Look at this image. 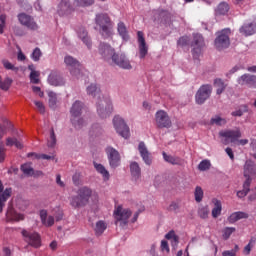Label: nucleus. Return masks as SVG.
Instances as JSON below:
<instances>
[{"mask_svg":"<svg viewBox=\"0 0 256 256\" xmlns=\"http://www.w3.org/2000/svg\"><path fill=\"white\" fill-rule=\"evenodd\" d=\"M87 93L96 99V111L101 119H107L113 113V102L111 98L101 95V88L96 84H91L87 87Z\"/></svg>","mask_w":256,"mask_h":256,"instance_id":"obj_1","label":"nucleus"},{"mask_svg":"<svg viewBox=\"0 0 256 256\" xmlns=\"http://www.w3.org/2000/svg\"><path fill=\"white\" fill-rule=\"evenodd\" d=\"M77 194V196L70 197V205L74 207V209L85 207L89 205L90 202L97 203L99 201L97 192L86 186L79 188Z\"/></svg>","mask_w":256,"mask_h":256,"instance_id":"obj_2","label":"nucleus"},{"mask_svg":"<svg viewBox=\"0 0 256 256\" xmlns=\"http://www.w3.org/2000/svg\"><path fill=\"white\" fill-rule=\"evenodd\" d=\"M99 53L103 59H112L113 63L122 69H132L131 62L127 59L125 54L115 53V48L111 47L109 44L101 43Z\"/></svg>","mask_w":256,"mask_h":256,"instance_id":"obj_3","label":"nucleus"},{"mask_svg":"<svg viewBox=\"0 0 256 256\" xmlns=\"http://www.w3.org/2000/svg\"><path fill=\"white\" fill-rule=\"evenodd\" d=\"M93 3H95V0H74V6H71L69 0H61L57 13L60 17H69L74 11H78L77 7H90Z\"/></svg>","mask_w":256,"mask_h":256,"instance_id":"obj_4","label":"nucleus"},{"mask_svg":"<svg viewBox=\"0 0 256 256\" xmlns=\"http://www.w3.org/2000/svg\"><path fill=\"white\" fill-rule=\"evenodd\" d=\"M95 23L99 27V31L102 37L108 39V37H113V21L107 13L97 14L95 18Z\"/></svg>","mask_w":256,"mask_h":256,"instance_id":"obj_5","label":"nucleus"},{"mask_svg":"<svg viewBox=\"0 0 256 256\" xmlns=\"http://www.w3.org/2000/svg\"><path fill=\"white\" fill-rule=\"evenodd\" d=\"M219 135L220 137H223L224 145H229V143H237L238 145L244 146L249 143L248 139H241V130L239 128L234 130H222L219 132Z\"/></svg>","mask_w":256,"mask_h":256,"instance_id":"obj_6","label":"nucleus"},{"mask_svg":"<svg viewBox=\"0 0 256 256\" xmlns=\"http://www.w3.org/2000/svg\"><path fill=\"white\" fill-rule=\"evenodd\" d=\"M83 111V103L76 101L70 110L72 115L71 122L74 125L75 129H83L87 125V119L80 118L81 112Z\"/></svg>","mask_w":256,"mask_h":256,"instance_id":"obj_7","label":"nucleus"},{"mask_svg":"<svg viewBox=\"0 0 256 256\" xmlns=\"http://www.w3.org/2000/svg\"><path fill=\"white\" fill-rule=\"evenodd\" d=\"M131 215H133V212L129 208L116 206L114 209V219L116 221V225H120V227L129 225V219H131Z\"/></svg>","mask_w":256,"mask_h":256,"instance_id":"obj_8","label":"nucleus"},{"mask_svg":"<svg viewBox=\"0 0 256 256\" xmlns=\"http://www.w3.org/2000/svg\"><path fill=\"white\" fill-rule=\"evenodd\" d=\"M64 63L68 69V71H70V75L74 78V79H81V63H79V61H77V59L73 58L72 56H65L64 57Z\"/></svg>","mask_w":256,"mask_h":256,"instance_id":"obj_9","label":"nucleus"},{"mask_svg":"<svg viewBox=\"0 0 256 256\" xmlns=\"http://www.w3.org/2000/svg\"><path fill=\"white\" fill-rule=\"evenodd\" d=\"M113 127L123 139H129L131 137V131L125 120L121 116H114L113 118Z\"/></svg>","mask_w":256,"mask_h":256,"instance_id":"obj_10","label":"nucleus"},{"mask_svg":"<svg viewBox=\"0 0 256 256\" xmlns=\"http://www.w3.org/2000/svg\"><path fill=\"white\" fill-rule=\"evenodd\" d=\"M25 220V214L17 212L15 210V199L13 198L9 204L6 211V221L7 223H19V221Z\"/></svg>","mask_w":256,"mask_h":256,"instance_id":"obj_11","label":"nucleus"},{"mask_svg":"<svg viewBox=\"0 0 256 256\" xmlns=\"http://www.w3.org/2000/svg\"><path fill=\"white\" fill-rule=\"evenodd\" d=\"M21 235L25 243H28L30 247H34L35 249L41 247V235L39 233L29 232V230L23 229Z\"/></svg>","mask_w":256,"mask_h":256,"instance_id":"obj_12","label":"nucleus"},{"mask_svg":"<svg viewBox=\"0 0 256 256\" xmlns=\"http://www.w3.org/2000/svg\"><path fill=\"white\" fill-rule=\"evenodd\" d=\"M229 35H231L230 29L222 30L217 38L215 39V47L218 51H223V49H227L231 42L229 41Z\"/></svg>","mask_w":256,"mask_h":256,"instance_id":"obj_13","label":"nucleus"},{"mask_svg":"<svg viewBox=\"0 0 256 256\" xmlns=\"http://www.w3.org/2000/svg\"><path fill=\"white\" fill-rule=\"evenodd\" d=\"M109 165L112 169H117L121 165V154L115 148L109 146L106 148Z\"/></svg>","mask_w":256,"mask_h":256,"instance_id":"obj_14","label":"nucleus"},{"mask_svg":"<svg viewBox=\"0 0 256 256\" xmlns=\"http://www.w3.org/2000/svg\"><path fill=\"white\" fill-rule=\"evenodd\" d=\"M155 123L160 129H169L171 127V118L165 110H159L155 114Z\"/></svg>","mask_w":256,"mask_h":256,"instance_id":"obj_15","label":"nucleus"},{"mask_svg":"<svg viewBox=\"0 0 256 256\" xmlns=\"http://www.w3.org/2000/svg\"><path fill=\"white\" fill-rule=\"evenodd\" d=\"M212 91H213V88L209 84L201 86L196 93V103L198 105H203V103H205V101L209 97H211Z\"/></svg>","mask_w":256,"mask_h":256,"instance_id":"obj_16","label":"nucleus"},{"mask_svg":"<svg viewBox=\"0 0 256 256\" xmlns=\"http://www.w3.org/2000/svg\"><path fill=\"white\" fill-rule=\"evenodd\" d=\"M18 20L21 25L30 29V31H37V29H39V24L35 22V19L25 13L19 14Z\"/></svg>","mask_w":256,"mask_h":256,"instance_id":"obj_17","label":"nucleus"},{"mask_svg":"<svg viewBox=\"0 0 256 256\" xmlns=\"http://www.w3.org/2000/svg\"><path fill=\"white\" fill-rule=\"evenodd\" d=\"M18 20L21 25L30 29V31H37V29H39V24L35 22V19L25 13L19 14Z\"/></svg>","mask_w":256,"mask_h":256,"instance_id":"obj_18","label":"nucleus"},{"mask_svg":"<svg viewBox=\"0 0 256 256\" xmlns=\"http://www.w3.org/2000/svg\"><path fill=\"white\" fill-rule=\"evenodd\" d=\"M13 190L11 188H6L3 186V182L0 181V213H3V208L9 197H11Z\"/></svg>","mask_w":256,"mask_h":256,"instance_id":"obj_19","label":"nucleus"},{"mask_svg":"<svg viewBox=\"0 0 256 256\" xmlns=\"http://www.w3.org/2000/svg\"><path fill=\"white\" fill-rule=\"evenodd\" d=\"M238 85L241 87L256 88V76L251 74H244L237 79Z\"/></svg>","mask_w":256,"mask_h":256,"instance_id":"obj_20","label":"nucleus"},{"mask_svg":"<svg viewBox=\"0 0 256 256\" xmlns=\"http://www.w3.org/2000/svg\"><path fill=\"white\" fill-rule=\"evenodd\" d=\"M137 37H138L139 58L145 59L149 51V48L147 47V43L145 42V37L143 36V32L138 31Z\"/></svg>","mask_w":256,"mask_h":256,"instance_id":"obj_21","label":"nucleus"},{"mask_svg":"<svg viewBox=\"0 0 256 256\" xmlns=\"http://www.w3.org/2000/svg\"><path fill=\"white\" fill-rule=\"evenodd\" d=\"M254 175H256L255 162H253L251 160H247L244 165V177H245L246 181L250 180V183H251Z\"/></svg>","mask_w":256,"mask_h":256,"instance_id":"obj_22","label":"nucleus"},{"mask_svg":"<svg viewBox=\"0 0 256 256\" xmlns=\"http://www.w3.org/2000/svg\"><path fill=\"white\" fill-rule=\"evenodd\" d=\"M193 45V57L194 59H197L199 55H201V49L203 48V36L201 34L194 35V43Z\"/></svg>","mask_w":256,"mask_h":256,"instance_id":"obj_23","label":"nucleus"},{"mask_svg":"<svg viewBox=\"0 0 256 256\" xmlns=\"http://www.w3.org/2000/svg\"><path fill=\"white\" fill-rule=\"evenodd\" d=\"M48 83L53 87H61L65 85V79H63L58 72H51L48 76Z\"/></svg>","mask_w":256,"mask_h":256,"instance_id":"obj_24","label":"nucleus"},{"mask_svg":"<svg viewBox=\"0 0 256 256\" xmlns=\"http://www.w3.org/2000/svg\"><path fill=\"white\" fill-rule=\"evenodd\" d=\"M138 151L144 163H146V165H151V163H153V160L151 159V154L149 153V150H147V146L145 145V142L139 143Z\"/></svg>","mask_w":256,"mask_h":256,"instance_id":"obj_25","label":"nucleus"},{"mask_svg":"<svg viewBox=\"0 0 256 256\" xmlns=\"http://www.w3.org/2000/svg\"><path fill=\"white\" fill-rule=\"evenodd\" d=\"M21 171L24 173V175H27V177H41V175H43L42 171L35 172L29 163L23 164L21 166Z\"/></svg>","mask_w":256,"mask_h":256,"instance_id":"obj_26","label":"nucleus"},{"mask_svg":"<svg viewBox=\"0 0 256 256\" xmlns=\"http://www.w3.org/2000/svg\"><path fill=\"white\" fill-rule=\"evenodd\" d=\"M212 217L213 219H217L221 215V211H223V204L221 203V200L214 198L212 199Z\"/></svg>","mask_w":256,"mask_h":256,"instance_id":"obj_27","label":"nucleus"},{"mask_svg":"<svg viewBox=\"0 0 256 256\" xmlns=\"http://www.w3.org/2000/svg\"><path fill=\"white\" fill-rule=\"evenodd\" d=\"M28 69L30 71V82L33 83L34 85H38L39 83V77L41 76V72L37 71L35 69V64H30L28 65Z\"/></svg>","mask_w":256,"mask_h":256,"instance_id":"obj_28","label":"nucleus"},{"mask_svg":"<svg viewBox=\"0 0 256 256\" xmlns=\"http://www.w3.org/2000/svg\"><path fill=\"white\" fill-rule=\"evenodd\" d=\"M248 217H249V214L238 211V212L232 213L227 220L229 223L233 224V223H237V221H241V219H247Z\"/></svg>","mask_w":256,"mask_h":256,"instance_id":"obj_29","label":"nucleus"},{"mask_svg":"<svg viewBox=\"0 0 256 256\" xmlns=\"http://www.w3.org/2000/svg\"><path fill=\"white\" fill-rule=\"evenodd\" d=\"M117 31L123 41H129V30H127V26L124 22H119L117 24Z\"/></svg>","mask_w":256,"mask_h":256,"instance_id":"obj_30","label":"nucleus"},{"mask_svg":"<svg viewBox=\"0 0 256 256\" xmlns=\"http://www.w3.org/2000/svg\"><path fill=\"white\" fill-rule=\"evenodd\" d=\"M40 219L46 227H51L55 223V218L53 216H48L47 217V211L46 210H41L40 211Z\"/></svg>","mask_w":256,"mask_h":256,"instance_id":"obj_31","label":"nucleus"},{"mask_svg":"<svg viewBox=\"0 0 256 256\" xmlns=\"http://www.w3.org/2000/svg\"><path fill=\"white\" fill-rule=\"evenodd\" d=\"M94 168L96 169L97 173H99L103 177L104 181H109V171L107 170V168H105V166L94 162Z\"/></svg>","mask_w":256,"mask_h":256,"instance_id":"obj_32","label":"nucleus"},{"mask_svg":"<svg viewBox=\"0 0 256 256\" xmlns=\"http://www.w3.org/2000/svg\"><path fill=\"white\" fill-rule=\"evenodd\" d=\"M77 33L79 39H81L83 43L86 44L88 49H91V39H89V36H87V30H85V28H79Z\"/></svg>","mask_w":256,"mask_h":256,"instance_id":"obj_33","label":"nucleus"},{"mask_svg":"<svg viewBox=\"0 0 256 256\" xmlns=\"http://www.w3.org/2000/svg\"><path fill=\"white\" fill-rule=\"evenodd\" d=\"M130 171L133 179L137 181L139 177H141V168L139 167V164L137 162H132L130 164Z\"/></svg>","mask_w":256,"mask_h":256,"instance_id":"obj_34","label":"nucleus"},{"mask_svg":"<svg viewBox=\"0 0 256 256\" xmlns=\"http://www.w3.org/2000/svg\"><path fill=\"white\" fill-rule=\"evenodd\" d=\"M163 159L166 163H170L171 165H181V158L167 155L165 152H163Z\"/></svg>","mask_w":256,"mask_h":256,"instance_id":"obj_35","label":"nucleus"},{"mask_svg":"<svg viewBox=\"0 0 256 256\" xmlns=\"http://www.w3.org/2000/svg\"><path fill=\"white\" fill-rule=\"evenodd\" d=\"M251 186L250 180H246L243 184V190H240L237 192V197L240 199H243V197L247 196V193H249V187Z\"/></svg>","mask_w":256,"mask_h":256,"instance_id":"obj_36","label":"nucleus"},{"mask_svg":"<svg viewBox=\"0 0 256 256\" xmlns=\"http://www.w3.org/2000/svg\"><path fill=\"white\" fill-rule=\"evenodd\" d=\"M6 145L7 147H13L14 145L16 149H23V143H21V141L17 140L16 138H7Z\"/></svg>","mask_w":256,"mask_h":256,"instance_id":"obj_37","label":"nucleus"},{"mask_svg":"<svg viewBox=\"0 0 256 256\" xmlns=\"http://www.w3.org/2000/svg\"><path fill=\"white\" fill-rule=\"evenodd\" d=\"M165 239L171 241L172 246L175 247L179 243V237L175 234V231H170L165 235Z\"/></svg>","mask_w":256,"mask_h":256,"instance_id":"obj_38","label":"nucleus"},{"mask_svg":"<svg viewBox=\"0 0 256 256\" xmlns=\"http://www.w3.org/2000/svg\"><path fill=\"white\" fill-rule=\"evenodd\" d=\"M160 252L162 255H169L171 253V248H169V242L167 240H161L160 242Z\"/></svg>","mask_w":256,"mask_h":256,"instance_id":"obj_39","label":"nucleus"},{"mask_svg":"<svg viewBox=\"0 0 256 256\" xmlns=\"http://www.w3.org/2000/svg\"><path fill=\"white\" fill-rule=\"evenodd\" d=\"M105 229H107V224L103 220H100L96 223V227H95L96 235H103V233L105 232Z\"/></svg>","mask_w":256,"mask_h":256,"instance_id":"obj_40","label":"nucleus"},{"mask_svg":"<svg viewBox=\"0 0 256 256\" xmlns=\"http://www.w3.org/2000/svg\"><path fill=\"white\" fill-rule=\"evenodd\" d=\"M30 57H31L32 61L37 63V62L41 61V57H43V52L41 51L40 48L37 47L32 51Z\"/></svg>","mask_w":256,"mask_h":256,"instance_id":"obj_41","label":"nucleus"},{"mask_svg":"<svg viewBox=\"0 0 256 256\" xmlns=\"http://www.w3.org/2000/svg\"><path fill=\"white\" fill-rule=\"evenodd\" d=\"M2 65L4 69H7V71H15V73L19 71V67L13 65V63L7 59L2 60Z\"/></svg>","mask_w":256,"mask_h":256,"instance_id":"obj_42","label":"nucleus"},{"mask_svg":"<svg viewBox=\"0 0 256 256\" xmlns=\"http://www.w3.org/2000/svg\"><path fill=\"white\" fill-rule=\"evenodd\" d=\"M48 97H49V107L51 109H56L57 108V94L55 92H48Z\"/></svg>","mask_w":256,"mask_h":256,"instance_id":"obj_43","label":"nucleus"},{"mask_svg":"<svg viewBox=\"0 0 256 256\" xmlns=\"http://www.w3.org/2000/svg\"><path fill=\"white\" fill-rule=\"evenodd\" d=\"M214 86L217 87V90H216L217 95H221V93L225 91V83L223 82V80L219 78L214 80Z\"/></svg>","mask_w":256,"mask_h":256,"instance_id":"obj_44","label":"nucleus"},{"mask_svg":"<svg viewBox=\"0 0 256 256\" xmlns=\"http://www.w3.org/2000/svg\"><path fill=\"white\" fill-rule=\"evenodd\" d=\"M229 11V4L223 2L218 5V8L216 9V15H225Z\"/></svg>","mask_w":256,"mask_h":256,"instance_id":"obj_45","label":"nucleus"},{"mask_svg":"<svg viewBox=\"0 0 256 256\" xmlns=\"http://www.w3.org/2000/svg\"><path fill=\"white\" fill-rule=\"evenodd\" d=\"M13 83V80L11 78H5L2 80L0 77V89L3 91H9V87H11V84Z\"/></svg>","mask_w":256,"mask_h":256,"instance_id":"obj_46","label":"nucleus"},{"mask_svg":"<svg viewBox=\"0 0 256 256\" xmlns=\"http://www.w3.org/2000/svg\"><path fill=\"white\" fill-rule=\"evenodd\" d=\"M203 196H204L203 188H201V186H197L194 191L195 201L197 203H201L203 201Z\"/></svg>","mask_w":256,"mask_h":256,"instance_id":"obj_47","label":"nucleus"},{"mask_svg":"<svg viewBox=\"0 0 256 256\" xmlns=\"http://www.w3.org/2000/svg\"><path fill=\"white\" fill-rule=\"evenodd\" d=\"M2 123L3 125L0 124V139H3V135H5L7 127H11V122H9L7 118H3Z\"/></svg>","mask_w":256,"mask_h":256,"instance_id":"obj_48","label":"nucleus"},{"mask_svg":"<svg viewBox=\"0 0 256 256\" xmlns=\"http://www.w3.org/2000/svg\"><path fill=\"white\" fill-rule=\"evenodd\" d=\"M199 171H207L211 169V161L209 160H203L198 165Z\"/></svg>","mask_w":256,"mask_h":256,"instance_id":"obj_49","label":"nucleus"},{"mask_svg":"<svg viewBox=\"0 0 256 256\" xmlns=\"http://www.w3.org/2000/svg\"><path fill=\"white\" fill-rule=\"evenodd\" d=\"M198 215L199 217H201V219H207V217H209V207L208 206L200 207L198 210Z\"/></svg>","mask_w":256,"mask_h":256,"instance_id":"obj_50","label":"nucleus"},{"mask_svg":"<svg viewBox=\"0 0 256 256\" xmlns=\"http://www.w3.org/2000/svg\"><path fill=\"white\" fill-rule=\"evenodd\" d=\"M225 123H227V120H225V118H221V116H214L211 119L212 125H225Z\"/></svg>","mask_w":256,"mask_h":256,"instance_id":"obj_51","label":"nucleus"},{"mask_svg":"<svg viewBox=\"0 0 256 256\" xmlns=\"http://www.w3.org/2000/svg\"><path fill=\"white\" fill-rule=\"evenodd\" d=\"M235 233V227H226L223 230V239H229Z\"/></svg>","mask_w":256,"mask_h":256,"instance_id":"obj_52","label":"nucleus"},{"mask_svg":"<svg viewBox=\"0 0 256 256\" xmlns=\"http://www.w3.org/2000/svg\"><path fill=\"white\" fill-rule=\"evenodd\" d=\"M57 144V138L55 137V131L51 130L50 138L48 139V147H54Z\"/></svg>","mask_w":256,"mask_h":256,"instance_id":"obj_53","label":"nucleus"},{"mask_svg":"<svg viewBox=\"0 0 256 256\" xmlns=\"http://www.w3.org/2000/svg\"><path fill=\"white\" fill-rule=\"evenodd\" d=\"M253 245H255V239H251L248 245L244 248L245 255H249L251 253V249H253Z\"/></svg>","mask_w":256,"mask_h":256,"instance_id":"obj_54","label":"nucleus"},{"mask_svg":"<svg viewBox=\"0 0 256 256\" xmlns=\"http://www.w3.org/2000/svg\"><path fill=\"white\" fill-rule=\"evenodd\" d=\"M244 113H247V106H242L241 109L232 112L233 117H241Z\"/></svg>","mask_w":256,"mask_h":256,"instance_id":"obj_55","label":"nucleus"},{"mask_svg":"<svg viewBox=\"0 0 256 256\" xmlns=\"http://www.w3.org/2000/svg\"><path fill=\"white\" fill-rule=\"evenodd\" d=\"M148 253L150 256H159V252H157V244L156 243L151 244Z\"/></svg>","mask_w":256,"mask_h":256,"instance_id":"obj_56","label":"nucleus"},{"mask_svg":"<svg viewBox=\"0 0 256 256\" xmlns=\"http://www.w3.org/2000/svg\"><path fill=\"white\" fill-rule=\"evenodd\" d=\"M33 155L37 158V159H53V156L47 155V154H41V155H37L35 153H30L28 154V157H33Z\"/></svg>","mask_w":256,"mask_h":256,"instance_id":"obj_57","label":"nucleus"},{"mask_svg":"<svg viewBox=\"0 0 256 256\" xmlns=\"http://www.w3.org/2000/svg\"><path fill=\"white\" fill-rule=\"evenodd\" d=\"M17 49H18V53H17L18 61H25L27 59V56H25V54L21 50V47L17 46Z\"/></svg>","mask_w":256,"mask_h":256,"instance_id":"obj_58","label":"nucleus"},{"mask_svg":"<svg viewBox=\"0 0 256 256\" xmlns=\"http://www.w3.org/2000/svg\"><path fill=\"white\" fill-rule=\"evenodd\" d=\"M34 104L40 113H45V106L40 101H34Z\"/></svg>","mask_w":256,"mask_h":256,"instance_id":"obj_59","label":"nucleus"},{"mask_svg":"<svg viewBox=\"0 0 256 256\" xmlns=\"http://www.w3.org/2000/svg\"><path fill=\"white\" fill-rule=\"evenodd\" d=\"M187 43H189V37L187 36H183L178 40V45H181L182 47L187 45Z\"/></svg>","mask_w":256,"mask_h":256,"instance_id":"obj_60","label":"nucleus"},{"mask_svg":"<svg viewBox=\"0 0 256 256\" xmlns=\"http://www.w3.org/2000/svg\"><path fill=\"white\" fill-rule=\"evenodd\" d=\"M101 131H102L101 126H99L98 124H95L92 126L91 132L95 133V135H99Z\"/></svg>","mask_w":256,"mask_h":256,"instance_id":"obj_61","label":"nucleus"},{"mask_svg":"<svg viewBox=\"0 0 256 256\" xmlns=\"http://www.w3.org/2000/svg\"><path fill=\"white\" fill-rule=\"evenodd\" d=\"M32 91L36 93L39 97H43V92H41V88L37 86L32 87Z\"/></svg>","mask_w":256,"mask_h":256,"instance_id":"obj_62","label":"nucleus"},{"mask_svg":"<svg viewBox=\"0 0 256 256\" xmlns=\"http://www.w3.org/2000/svg\"><path fill=\"white\" fill-rule=\"evenodd\" d=\"M56 183H57V185H59V187H65V182H63L61 180V175L60 174L56 175Z\"/></svg>","mask_w":256,"mask_h":256,"instance_id":"obj_63","label":"nucleus"},{"mask_svg":"<svg viewBox=\"0 0 256 256\" xmlns=\"http://www.w3.org/2000/svg\"><path fill=\"white\" fill-rule=\"evenodd\" d=\"M236 252L235 250H226L222 253V256H235Z\"/></svg>","mask_w":256,"mask_h":256,"instance_id":"obj_64","label":"nucleus"}]
</instances>
